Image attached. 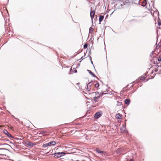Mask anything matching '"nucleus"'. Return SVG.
I'll use <instances>...</instances> for the list:
<instances>
[{
	"instance_id": "f257e3e1",
	"label": "nucleus",
	"mask_w": 161,
	"mask_h": 161,
	"mask_svg": "<svg viewBox=\"0 0 161 161\" xmlns=\"http://www.w3.org/2000/svg\"><path fill=\"white\" fill-rule=\"evenodd\" d=\"M56 144V142L55 141H52L50 142L47 143L45 144H44L42 147H47L49 146H54Z\"/></svg>"
},
{
	"instance_id": "f03ea898",
	"label": "nucleus",
	"mask_w": 161,
	"mask_h": 161,
	"mask_svg": "<svg viewBox=\"0 0 161 161\" xmlns=\"http://www.w3.org/2000/svg\"><path fill=\"white\" fill-rule=\"evenodd\" d=\"M1 146L2 148H1V149H2L3 150H8V149L11 147L10 145L6 143L3 144L1 145Z\"/></svg>"
},
{
	"instance_id": "7ed1b4c3",
	"label": "nucleus",
	"mask_w": 161,
	"mask_h": 161,
	"mask_svg": "<svg viewBox=\"0 0 161 161\" xmlns=\"http://www.w3.org/2000/svg\"><path fill=\"white\" fill-rule=\"evenodd\" d=\"M65 154V153L64 152L56 153L54 154V156L57 157L58 158L60 157L64 156Z\"/></svg>"
},
{
	"instance_id": "20e7f679",
	"label": "nucleus",
	"mask_w": 161,
	"mask_h": 161,
	"mask_svg": "<svg viewBox=\"0 0 161 161\" xmlns=\"http://www.w3.org/2000/svg\"><path fill=\"white\" fill-rule=\"evenodd\" d=\"M102 112H97L94 115V118L95 119H97L99 118L102 115Z\"/></svg>"
},
{
	"instance_id": "39448f33",
	"label": "nucleus",
	"mask_w": 161,
	"mask_h": 161,
	"mask_svg": "<svg viewBox=\"0 0 161 161\" xmlns=\"http://www.w3.org/2000/svg\"><path fill=\"white\" fill-rule=\"evenodd\" d=\"M94 85V84L92 82H89L87 85V90L88 91H89L91 89V86Z\"/></svg>"
},
{
	"instance_id": "423d86ee",
	"label": "nucleus",
	"mask_w": 161,
	"mask_h": 161,
	"mask_svg": "<svg viewBox=\"0 0 161 161\" xmlns=\"http://www.w3.org/2000/svg\"><path fill=\"white\" fill-rule=\"evenodd\" d=\"M123 150L124 148H120L118 149L116 151V152L117 153H121V154H123Z\"/></svg>"
},
{
	"instance_id": "0eeeda50",
	"label": "nucleus",
	"mask_w": 161,
	"mask_h": 161,
	"mask_svg": "<svg viewBox=\"0 0 161 161\" xmlns=\"http://www.w3.org/2000/svg\"><path fill=\"white\" fill-rule=\"evenodd\" d=\"M95 13V11L94 10H92V9H91L90 15V17L91 18V19L92 20L94 18Z\"/></svg>"
},
{
	"instance_id": "6e6552de",
	"label": "nucleus",
	"mask_w": 161,
	"mask_h": 161,
	"mask_svg": "<svg viewBox=\"0 0 161 161\" xmlns=\"http://www.w3.org/2000/svg\"><path fill=\"white\" fill-rule=\"evenodd\" d=\"M4 134L6 135L8 137H12L11 135L6 130H4Z\"/></svg>"
},
{
	"instance_id": "1a4fd4ad",
	"label": "nucleus",
	"mask_w": 161,
	"mask_h": 161,
	"mask_svg": "<svg viewBox=\"0 0 161 161\" xmlns=\"http://www.w3.org/2000/svg\"><path fill=\"white\" fill-rule=\"evenodd\" d=\"M103 94H100L98 96L94 97V101H95V102H97V99H99L100 97H101Z\"/></svg>"
},
{
	"instance_id": "9d476101",
	"label": "nucleus",
	"mask_w": 161,
	"mask_h": 161,
	"mask_svg": "<svg viewBox=\"0 0 161 161\" xmlns=\"http://www.w3.org/2000/svg\"><path fill=\"white\" fill-rule=\"evenodd\" d=\"M125 129L126 128L125 126L123 125L120 128L121 132H124L125 131Z\"/></svg>"
},
{
	"instance_id": "9b49d317",
	"label": "nucleus",
	"mask_w": 161,
	"mask_h": 161,
	"mask_svg": "<svg viewBox=\"0 0 161 161\" xmlns=\"http://www.w3.org/2000/svg\"><path fill=\"white\" fill-rule=\"evenodd\" d=\"M96 152L98 153H101L102 154H103V153H104V152L100 150L99 149L97 148L96 149Z\"/></svg>"
},
{
	"instance_id": "f8f14e48",
	"label": "nucleus",
	"mask_w": 161,
	"mask_h": 161,
	"mask_svg": "<svg viewBox=\"0 0 161 161\" xmlns=\"http://www.w3.org/2000/svg\"><path fill=\"white\" fill-rule=\"evenodd\" d=\"M104 17L103 16L101 15L100 16L99 19V21L100 23L103 20Z\"/></svg>"
},
{
	"instance_id": "ddd939ff",
	"label": "nucleus",
	"mask_w": 161,
	"mask_h": 161,
	"mask_svg": "<svg viewBox=\"0 0 161 161\" xmlns=\"http://www.w3.org/2000/svg\"><path fill=\"white\" fill-rule=\"evenodd\" d=\"M87 71H88V72L93 77H96V76L95 75H94L93 73H92V72L91 70H87Z\"/></svg>"
},
{
	"instance_id": "4468645a",
	"label": "nucleus",
	"mask_w": 161,
	"mask_h": 161,
	"mask_svg": "<svg viewBox=\"0 0 161 161\" xmlns=\"http://www.w3.org/2000/svg\"><path fill=\"white\" fill-rule=\"evenodd\" d=\"M147 4V1L146 0H144L142 3V5L143 7H145Z\"/></svg>"
},
{
	"instance_id": "2eb2a0df",
	"label": "nucleus",
	"mask_w": 161,
	"mask_h": 161,
	"mask_svg": "<svg viewBox=\"0 0 161 161\" xmlns=\"http://www.w3.org/2000/svg\"><path fill=\"white\" fill-rule=\"evenodd\" d=\"M125 103L127 104H129L130 103V100L128 99H126L125 100Z\"/></svg>"
},
{
	"instance_id": "dca6fc26",
	"label": "nucleus",
	"mask_w": 161,
	"mask_h": 161,
	"mask_svg": "<svg viewBox=\"0 0 161 161\" xmlns=\"http://www.w3.org/2000/svg\"><path fill=\"white\" fill-rule=\"evenodd\" d=\"M5 153L4 152L3 150H2V149L0 148V155H4Z\"/></svg>"
},
{
	"instance_id": "f3484780",
	"label": "nucleus",
	"mask_w": 161,
	"mask_h": 161,
	"mask_svg": "<svg viewBox=\"0 0 161 161\" xmlns=\"http://www.w3.org/2000/svg\"><path fill=\"white\" fill-rule=\"evenodd\" d=\"M116 118L117 119H120L121 118V116L119 114H117L116 115Z\"/></svg>"
},
{
	"instance_id": "a211bd4d",
	"label": "nucleus",
	"mask_w": 161,
	"mask_h": 161,
	"mask_svg": "<svg viewBox=\"0 0 161 161\" xmlns=\"http://www.w3.org/2000/svg\"><path fill=\"white\" fill-rule=\"evenodd\" d=\"M94 30L93 28L92 27H90L89 28V33H92L93 31Z\"/></svg>"
},
{
	"instance_id": "6ab92c4d",
	"label": "nucleus",
	"mask_w": 161,
	"mask_h": 161,
	"mask_svg": "<svg viewBox=\"0 0 161 161\" xmlns=\"http://www.w3.org/2000/svg\"><path fill=\"white\" fill-rule=\"evenodd\" d=\"M99 84L98 83H97L96 84H95V87L98 89V88L99 87Z\"/></svg>"
},
{
	"instance_id": "aec40b11",
	"label": "nucleus",
	"mask_w": 161,
	"mask_h": 161,
	"mask_svg": "<svg viewBox=\"0 0 161 161\" xmlns=\"http://www.w3.org/2000/svg\"><path fill=\"white\" fill-rule=\"evenodd\" d=\"M122 104V103L121 102H117V105L118 106H120Z\"/></svg>"
},
{
	"instance_id": "412c9836",
	"label": "nucleus",
	"mask_w": 161,
	"mask_h": 161,
	"mask_svg": "<svg viewBox=\"0 0 161 161\" xmlns=\"http://www.w3.org/2000/svg\"><path fill=\"white\" fill-rule=\"evenodd\" d=\"M84 49H86L87 47V44H85L84 45Z\"/></svg>"
},
{
	"instance_id": "4be33fe9",
	"label": "nucleus",
	"mask_w": 161,
	"mask_h": 161,
	"mask_svg": "<svg viewBox=\"0 0 161 161\" xmlns=\"http://www.w3.org/2000/svg\"><path fill=\"white\" fill-rule=\"evenodd\" d=\"M146 78V76L145 75H144L143 76L141 77L140 80H142Z\"/></svg>"
},
{
	"instance_id": "5701e85b",
	"label": "nucleus",
	"mask_w": 161,
	"mask_h": 161,
	"mask_svg": "<svg viewBox=\"0 0 161 161\" xmlns=\"http://www.w3.org/2000/svg\"><path fill=\"white\" fill-rule=\"evenodd\" d=\"M46 133V131H42L40 133V134H41L42 135H43L44 133Z\"/></svg>"
},
{
	"instance_id": "b1692460",
	"label": "nucleus",
	"mask_w": 161,
	"mask_h": 161,
	"mask_svg": "<svg viewBox=\"0 0 161 161\" xmlns=\"http://www.w3.org/2000/svg\"><path fill=\"white\" fill-rule=\"evenodd\" d=\"M158 61L160 62L161 61V57H159L158 58Z\"/></svg>"
},
{
	"instance_id": "393cba45",
	"label": "nucleus",
	"mask_w": 161,
	"mask_h": 161,
	"mask_svg": "<svg viewBox=\"0 0 161 161\" xmlns=\"http://www.w3.org/2000/svg\"><path fill=\"white\" fill-rule=\"evenodd\" d=\"M160 65H159V63H158L157 64V66H158V68H159V66L160 67Z\"/></svg>"
},
{
	"instance_id": "a878e982",
	"label": "nucleus",
	"mask_w": 161,
	"mask_h": 161,
	"mask_svg": "<svg viewBox=\"0 0 161 161\" xmlns=\"http://www.w3.org/2000/svg\"><path fill=\"white\" fill-rule=\"evenodd\" d=\"M161 25V23H160V22H159V23H158V25Z\"/></svg>"
},
{
	"instance_id": "bb28decb",
	"label": "nucleus",
	"mask_w": 161,
	"mask_h": 161,
	"mask_svg": "<svg viewBox=\"0 0 161 161\" xmlns=\"http://www.w3.org/2000/svg\"><path fill=\"white\" fill-rule=\"evenodd\" d=\"M155 72H157L158 71V69H156L155 70Z\"/></svg>"
},
{
	"instance_id": "cd10ccee",
	"label": "nucleus",
	"mask_w": 161,
	"mask_h": 161,
	"mask_svg": "<svg viewBox=\"0 0 161 161\" xmlns=\"http://www.w3.org/2000/svg\"><path fill=\"white\" fill-rule=\"evenodd\" d=\"M91 63L92 64H93V62H92V60H91Z\"/></svg>"
},
{
	"instance_id": "c85d7f7f",
	"label": "nucleus",
	"mask_w": 161,
	"mask_h": 161,
	"mask_svg": "<svg viewBox=\"0 0 161 161\" xmlns=\"http://www.w3.org/2000/svg\"><path fill=\"white\" fill-rule=\"evenodd\" d=\"M75 72H77V71H76H76H75Z\"/></svg>"
}]
</instances>
